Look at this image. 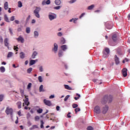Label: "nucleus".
<instances>
[{"mask_svg":"<svg viewBox=\"0 0 130 130\" xmlns=\"http://www.w3.org/2000/svg\"><path fill=\"white\" fill-rule=\"evenodd\" d=\"M39 12H40V8L36 7V10L34 11V13L37 17V18H40V16L39 15Z\"/></svg>","mask_w":130,"mask_h":130,"instance_id":"nucleus-1","label":"nucleus"},{"mask_svg":"<svg viewBox=\"0 0 130 130\" xmlns=\"http://www.w3.org/2000/svg\"><path fill=\"white\" fill-rule=\"evenodd\" d=\"M6 113L8 115L10 114L11 115V117H13V109L7 108Z\"/></svg>","mask_w":130,"mask_h":130,"instance_id":"nucleus-2","label":"nucleus"},{"mask_svg":"<svg viewBox=\"0 0 130 130\" xmlns=\"http://www.w3.org/2000/svg\"><path fill=\"white\" fill-rule=\"evenodd\" d=\"M94 112L96 114H100L101 113V110H100V107L99 106H96L94 108Z\"/></svg>","mask_w":130,"mask_h":130,"instance_id":"nucleus-3","label":"nucleus"},{"mask_svg":"<svg viewBox=\"0 0 130 130\" xmlns=\"http://www.w3.org/2000/svg\"><path fill=\"white\" fill-rule=\"evenodd\" d=\"M108 109H109L108 106L105 105L103 107L102 113H103V114H106V113H107V111H108Z\"/></svg>","mask_w":130,"mask_h":130,"instance_id":"nucleus-4","label":"nucleus"},{"mask_svg":"<svg viewBox=\"0 0 130 130\" xmlns=\"http://www.w3.org/2000/svg\"><path fill=\"white\" fill-rule=\"evenodd\" d=\"M25 99L23 100L24 104H25V105H26L27 106H29V105H30V102H29V99L27 98L28 97V96L25 95Z\"/></svg>","mask_w":130,"mask_h":130,"instance_id":"nucleus-5","label":"nucleus"},{"mask_svg":"<svg viewBox=\"0 0 130 130\" xmlns=\"http://www.w3.org/2000/svg\"><path fill=\"white\" fill-rule=\"evenodd\" d=\"M122 74L123 77H125L127 76V69L124 68L122 70Z\"/></svg>","mask_w":130,"mask_h":130,"instance_id":"nucleus-6","label":"nucleus"},{"mask_svg":"<svg viewBox=\"0 0 130 130\" xmlns=\"http://www.w3.org/2000/svg\"><path fill=\"white\" fill-rule=\"evenodd\" d=\"M106 27L107 29H108L109 30L112 29V25L109 23H107L106 24Z\"/></svg>","mask_w":130,"mask_h":130,"instance_id":"nucleus-7","label":"nucleus"},{"mask_svg":"<svg viewBox=\"0 0 130 130\" xmlns=\"http://www.w3.org/2000/svg\"><path fill=\"white\" fill-rule=\"evenodd\" d=\"M44 103L46 105L48 106H51V102L50 101H46V100H44Z\"/></svg>","mask_w":130,"mask_h":130,"instance_id":"nucleus-8","label":"nucleus"},{"mask_svg":"<svg viewBox=\"0 0 130 130\" xmlns=\"http://www.w3.org/2000/svg\"><path fill=\"white\" fill-rule=\"evenodd\" d=\"M115 61L116 64H119V58L117 57V55H116L115 56Z\"/></svg>","mask_w":130,"mask_h":130,"instance_id":"nucleus-9","label":"nucleus"},{"mask_svg":"<svg viewBox=\"0 0 130 130\" xmlns=\"http://www.w3.org/2000/svg\"><path fill=\"white\" fill-rule=\"evenodd\" d=\"M9 42V39H8L7 38L5 39V41H4L5 45V46H7L8 48L9 49V42Z\"/></svg>","mask_w":130,"mask_h":130,"instance_id":"nucleus-10","label":"nucleus"},{"mask_svg":"<svg viewBox=\"0 0 130 130\" xmlns=\"http://www.w3.org/2000/svg\"><path fill=\"white\" fill-rule=\"evenodd\" d=\"M17 40L18 41H20V42H21V43H24V39L23 38V37L20 36L17 39Z\"/></svg>","mask_w":130,"mask_h":130,"instance_id":"nucleus-11","label":"nucleus"},{"mask_svg":"<svg viewBox=\"0 0 130 130\" xmlns=\"http://www.w3.org/2000/svg\"><path fill=\"white\" fill-rule=\"evenodd\" d=\"M57 48H58V46L57 45V44L55 43L54 44V48H53V50L55 52L57 51Z\"/></svg>","mask_w":130,"mask_h":130,"instance_id":"nucleus-12","label":"nucleus"},{"mask_svg":"<svg viewBox=\"0 0 130 130\" xmlns=\"http://www.w3.org/2000/svg\"><path fill=\"white\" fill-rule=\"evenodd\" d=\"M20 58H25V53L24 52H21L20 53Z\"/></svg>","mask_w":130,"mask_h":130,"instance_id":"nucleus-13","label":"nucleus"},{"mask_svg":"<svg viewBox=\"0 0 130 130\" xmlns=\"http://www.w3.org/2000/svg\"><path fill=\"white\" fill-rule=\"evenodd\" d=\"M4 19L6 22H8V23H10V20H9V17H8V16L7 14H5L4 15Z\"/></svg>","mask_w":130,"mask_h":130,"instance_id":"nucleus-14","label":"nucleus"},{"mask_svg":"<svg viewBox=\"0 0 130 130\" xmlns=\"http://www.w3.org/2000/svg\"><path fill=\"white\" fill-rule=\"evenodd\" d=\"M112 39H113V41H116L117 40V36L115 34L113 35Z\"/></svg>","mask_w":130,"mask_h":130,"instance_id":"nucleus-15","label":"nucleus"},{"mask_svg":"<svg viewBox=\"0 0 130 130\" xmlns=\"http://www.w3.org/2000/svg\"><path fill=\"white\" fill-rule=\"evenodd\" d=\"M77 20H78L77 18H72V19H70L69 22H73L76 24L77 23Z\"/></svg>","mask_w":130,"mask_h":130,"instance_id":"nucleus-16","label":"nucleus"},{"mask_svg":"<svg viewBox=\"0 0 130 130\" xmlns=\"http://www.w3.org/2000/svg\"><path fill=\"white\" fill-rule=\"evenodd\" d=\"M60 0H55V4L56 5V6H59L60 5Z\"/></svg>","mask_w":130,"mask_h":130,"instance_id":"nucleus-17","label":"nucleus"},{"mask_svg":"<svg viewBox=\"0 0 130 130\" xmlns=\"http://www.w3.org/2000/svg\"><path fill=\"white\" fill-rule=\"evenodd\" d=\"M35 62H36V60H31L29 62V64L30 66H33V64H35Z\"/></svg>","mask_w":130,"mask_h":130,"instance_id":"nucleus-18","label":"nucleus"},{"mask_svg":"<svg viewBox=\"0 0 130 130\" xmlns=\"http://www.w3.org/2000/svg\"><path fill=\"white\" fill-rule=\"evenodd\" d=\"M39 91H40V92H44V89H43V85H41L40 86V88H39Z\"/></svg>","mask_w":130,"mask_h":130,"instance_id":"nucleus-19","label":"nucleus"},{"mask_svg":"<svg viewBox=\"0 0 130 130\" xmlns=\"http://www.w3.org/2000/svg\"><path fill=\"white\" fill-rule=\"evenodd\" d=\"M9 8V5H8V2H6L4 4V9L5 10H8Z\"/></svg>","mask_w":130,"mask_h":130,"instance_id":"nucleus-20","label":"nucleus"},{"mask_svg":"<svg viewBox=\"0 0 130 130\" xmlns=\"http://www.w3.org/2000/svg\"><path fill=\"white\" fill-rule=\"evenodd\" d=\"M36 55H37V52L34 51L31 56L32 58H35Z\"/></svg>","mask_w":130,"mask_h":130,"instance_id":"nucleus-21","label":"nucleus"},{"mask_svg":"<svg viewBox=\"0 0 130 130\" xmlns=\"http://www.w3.org/2000/svg\"><path fill=\"white\" fill-rule=\"evenodd\" d=\"M17 105L18 106V108L20 109L21 107H22V103L21 102H18L17 103Z\"/></svg>","mask_w":130,"mask_h":130,"instance_id":"nucleus-22","label":"nucleus"},{"mask_svg":"<svg viewBox=\"0 0 130 130\" xmlns=\"http://www.w3.org/2000/svg\"><path fill=\"white\" fill-rule=\"evenodd\" d=\"M105 51H106L107 54H109V52H110V51L109 50V48H105Z\"/></svg>","mask_w":130,"mask_h":130,"instance_id":"nucleus-23","label":"nucleus"},{"mask_svg":"<svg viewBox=\"0 0 130 130\" xmlns=\"http://www.w3.org/2000/svg\"><path fill=\"white\" fill-rule=\"evenodd\" d=\"M66 89L67 90H73V88L72 87H70L68 85H66Z\"/></svg>","mask_w":130,"mask_h":130,"instance_id":"nucleus-24","label":"nucleus"},{"mask_svg":"<svg viewBox=\"0 0 130 130\" xmlns=\"http://www.w3.org/2000/svg\"><path fill=\"white\" fill-rule=\"evenodd\" d=\"M0 71L2 72V73H4L5 71H6V69H5V67H1L0 68Z\"/></svg>","mask_w":130,"mask_h":130,"instance_id":"nucleus-25","label":"nucleus"},{"mask_svg":"<svg viewBox=\"0 0 130 130\" xmlns=\"http://www.w3.org/2000/svg\"><path fill=\"white\" fill-rule=\"evenodd\" d=\"M76 95L77 96H78V97H75L74 98L75 100H78V99H79L80 97H81V95L79 93H77Z\"/></svg>","mask_w":130,"mask_h":130,"instance_id":"nucleus-26","label":"nucleus"},{"mask_svg":"<svg viewBox=\"0 0 130 130\" xmlns=\"http://www.w3.org/2000/svg\"><path fill=\"white\" fill-rule=\"evenodd\" d=\"M41 128H44V126L43 125L44 124V122H43V120H41Z\"/></svg>","mask_w":130,"mask_h":130,"instance_id":"nucleus-27","label":"nucleus"},{"mask_svg":"<svg viewBox=\"0 0 130 130\" xmlns=\"http://www.w3.org/2000/svg\"><path fill=\"white\" fill-rule=\"evenodd\" d=\"M94 7H95L94 5H91L88 7V10H93V9H94Z\"/></svg>","mask_w":130,"mask_h":130,"instance_id":"nucleus-28","label":"nucleus"},{"mask_svg":"<svg viewBox=\"0 0 130 130\" xmlns=\"http://www.w3.org/2000/svg\"><path fill=\"white\" fill-rule=\"evenodd\" d=\"M64 42H66V40H64V38H62L61 39V44H64Z\"/></svg>","mask_w":130,"mask_h":130,"instance_id":"nucleus-29","label":"nucleus"},{"mask_svg":"<svg viewBox=\"0 0 130 130\" xmlns=\"http://www.w3.org/2000/svg\"><path fill=\"white\" fill-rule=\"evenodd\" d=\"M18 7L19 8H22V7H23V5L22 4V2H21L20 1H19L18 2Z\"/></svg>","mask_w":130,"mask_h":130,"instance_id":"nucleus-30","label":"nucleus"},{"mask_svg":"<svg viewBox=\"0 0 130 130\" xmlns=\"http://www.w3.org/2000/svg\"><path fill=\"white\" fill-rule=\"evenodd\" d=\"M49 18L50 19V20H53V19H54V16L52 15H49Z\"/></svg>","mask_w":130,"mask_h":130,"instance_id":"nucleus-31","label":"nucleus"},{"mask_svg":"<svg viewBox=\"0 0 130 130\" xmlns=\"http://www.w3.org/2000/svg\"><path fill=\"white\" fill-rule=\"evenodd\" d=\"M43 111V110L42 109L40 108L37 110L38 113H42V112Z\"/></svg>","mask_w":130,"mask_h":130,"instance_id":"nucleus-32","label":"nucleus"},{"mask_svg":"<svg viewBox=\"0 0 130 130\" xmlns=\"http://www.w3.org/2000/svg\"><path fill=\"white\" fill-rule=\"evenodd\" d=\"M78 104H73L72 105L73 108H77L78 107Z\"/></svg>","mask_w":130,"mask_h":130,"instance_id":"nucleus-33","label":"nucleus"},{"mask_svg":"<svg viewBox=\"0 0 130 130\" xmlns=\"http://www.w3.org/2000/svg\"><path fill=\"white\" fill-rule=\"evenodd\" d=\"M81 111V109H80V108H76L75 109V111L76 113H77V112H79V111Z\"/></svg>","mask_w":130,"mask_h":130,"instance_id":"nucleus-34","label":"nucleus"},{"mask_svg":"<svg viewBox=\"0 0 130 130\" xmlns=\"http://www.w3.org/2000/svg\"><path fill=\"white\" fill-rule=\"evenodd\" d=\"M13 55V53L12 52H10L8 53L7 55V57H11Z\"/></svg>","mask_w":130,"mask_h":130,"instance_id":"nucleus-35","label":"nucleus"},{"mask_svg":"<svg viewBox=\"0 0 130 130\" xmlns=\"http://www.w3.org/2000/svg\"><path fill=\"white\" fill-rule=\"evenodd\" d=\"M31 86H32V83H29L28 84V85H27V89H28V90H29V89L31 88Z\"/></svg>","mask_w":130,"mask_h":130,"instance_id":"nucleus-36","label":"nucleus"},{"mask_svg":"<svg viewBox=\"0 0 130 130\" xmlns=\"http://www.w3.org/2000/svg\"><path fill=\"white\" fill-rule=\"evenodd\" d=\"M87 130H94V128L92 126H89L87 127Z\"/></svg>","mask_w":130,"mask_h":130,"instance_id":"nucleus-37","label":"nucleus"},{"mask_svg":"<svg viewBox=\"0 0 130 130\" xmlns=\"http://www.w3.org/2000/svg\"><path fill=\"white\" fill-rule=\"evenodd\" d=\"M38 80L40 83H42V77L41 76H39L38 77Z\"/></svg>","mask_w":130,"mask_h":130,"instance_id":"nucleus-38","label":"nucleus"},{"mask_svg":"<svg viewBox=\"0 0 130 130\" xmlns=\"http://www.w3.org/2000/svg\"><path fill=\"white\" fill-rule=\"evenodd\" d=\"M105 100V101L104 102V103H106V102H107V99H108V96L107 95H106L105 96V98H104Z\"/></svg>","mask_w":130,"mask_h":130,"instance_id":"nucleus-39","label":"nucleus"},{"mask_svg":"<svg viewBox=\"0 0 130 130\" xmlns=\"http://www.w3.org/2000/svg\"><path fill=\"white\" fill-rule=\"evenodd\" d=\"M26 33H27V34L30 33V28H29V27H27V28H26Z\"/></svg>","mask_w":130,"mask_h":130,"instance_id":"nucleus-40","label":"nucleus"},{"mask_svg":"<svg viewBox=\"0 0 130 130\" xmlns=\"http://www.w3.org/2000/svg\"><path fill=\"white\" fill-rule=\"evenodd\" d=\"M31 72H32V68H30L27 70V73L28 74H30V73H31Z\"/></svg>","mask_w":130,"mask_h":130,"instance_id":"nucleus-41","label":"nucleus"},{"mask_svg":"<svg viewBox=\"0 0 130 130\" xmlns=\"http://www.w3.org/2000/svg\"><path fill=\"white\" fill-rule=\"evenodd\" d=\"M3 99H4V95L1 94L0 95V101H3Z\"/></svg>","mask_w":130,"mask_h":130,"instance_id":"nucleus-42","label":"nucleus"},{"mask_svg":"<svg viewBox=\"0 0 130 130\" xmlns=\"http://www.w3.org/2000/svg\"><path fill=\"white\" fill-rule=\"evenodd\" d=\"M62 53H63V52L62 51H60L59 52V53H58V55L60 57V56H61V55H62Z\"/></svg>","mask_w":130,"mask_h":130,"instance_id":"nucleus-43","label":"nucleus"},{"mask_svg":"<svg viewBox=\"0 0 130 130\" xmlns=\"http://www.w3.org/2000/svg\"><path fill=\"white\" fill-rule=\"evenodd\" d=\"M61 48L62 49V50H66V45L61 46Z\"/></svg>","mask_w":130,"mask_h":130,"instance_id":"nucleus-44","label":"nucleus"},{"mask_svg":"<svg viewBox=\"0 0 130 130\" xmlns=\"http://www.w3.org/2000/svg\"><path fill=\"white\" fill-rule=\"evenodd\" d=\"M54 10H59L60 9V6H57L54 7Z\"/></svg>","mask_w":130,"mask_h":130,"instance_id":"nucleus-45","label":"nucleus"},{"mask_svg":"<svg viewBox=\"0 0 130 130\" xmlns=\"http://www.w3.org/2000/svg\"><path fill=\"white\" fill-rule=\"evenodd\" d=\"M85 16V13H82L81 15L79 16V19H81L82 18V17H84Z\"/></svg>","mask_w":130,"mask_h":130,"instance_id":"nucleus-46","label":"nucleus"},{"mask_svg":"<svg viewBox=\"0 0 130 130\" xmlns=\"http://www.w3.org/2000/svg\"><path fill=\"white\" fill-rule=\"evenodd\" d=\"M30 18H31V16L29 15L26 19V23H28V21H29V20H30Z\"/></svg>","mask_w":130,"mask_h":130,"instance_id":"nucleus-47","label":"nucleus"},{"mask_svg":"<svg viewBox=\"0 0 130 130\" xmlns=\"http://www.w3.org/2000/svg\"><path fill=\"white\" fill-rule=\"evenodd\" d=\"M34 35H35V36H38L39 35V34H38V32L35 31L34 32Z\"/></svg>","mask_w":130,"mask_h":130,"instance_id":"nucleus-48","label":"nucleus"},{"mask_svg":"<svg viewBox=\"0 0 130 130\" xmlns=\"http://www.w3.org/2000/svg\"><path fill=\"white\" fill-rule=\"evenodd\" d=\"M40 119V118L39 117V116H36L35 118V120H38Z\"/></svg>","mask_w":130,"mask_h":130,"instance_id":"nucleus-49","label":"nucleus"},{"mask_svg":"<svg viewBox=\"0 0 130 130\" xmlns=\"http://www.w3.org/2000/svg\"><path fill=\"white\" fill-rule=\"evenodd\" d=\"M67 117H68V118H71V117H72V116H71V113H68V114H67Z\"/></svg>","mask_w":130,"mask_h":130,"instance_id":"nucleus-50","label":"nucleus"},{"mask_svg":"<svg viewBox=\"0 0 130 130\" xmlns=\"http://www.w3.org/2000/svg\"><path fill=\"white\" fill-rule=\"evenodd\" d=\"M46 5H50V0H47V1L46 2Z\"/></svg>","mask_w":130,"mask_h":130,"instance_id":"nucleus-51","label":"nucleus"},{"mask_svg":"<svg viewBox=\"0 0 130 130\" xmlns=\"http://www.w3.org/2000/svg\"><path fill=\"white\" fill-rule=\"evenodd\" d=\"M77 0H71L69 2L70 4H74Z\"/></svg>","mask_w":130,"mask_h":130,"instance_id":"nucleus-52","label":"nucleus"},{"mask_svg":"<svg viewBox=\"0 0 130 130\" xmlns=\"http://www.w3.org/2000/svg\"><path fill=\"white\" fill-rule=\"evenodd\" d=\"M15 20V16H12L10 18V21H14Z\"/></svg>","mask_w":130,"mask_h":130,"instance_id":"nucleus-53","label":"nucleus"},{"mask_svg":"<svg viewBox=\"0 0 130 130\" xmlns=\"http://www.w3.org/2000/svg\"><path fill=\"white\" fill-rule=\"evenodd\" d=\"M32 128H38V126H37L36 125H34L32 126Z\"/></svg>","mask_w":130,"mask_h":130,"instance_id":"nucleus-54","label":"nucleus"},{"mask_svg":"<svg viewBox=\"0 0 130 130\" xmlns=\"http://www.w3.org/2000/svg\"><path fill=\"white\" fill-rule=\"evenodd\" d=\"M10 33L11 35H13V31L12 30L11 28L9 29Z\"/></svg>","mask_w":130,"mask_h":130,"instance_id":"nucleus-55","label":"nucleus"},{"mask_svg":"<svg viewBox=\"0 0 130 130\" xmlns=\"http://www.w3.org/2000/svg\"><path fill=\"white\" fill-rule=\"evenodd\" d=\"M40 72H43V68L42 66L40 67Z\"/></svg>","mask_w":130,"mask_h":130,"instance_id":"nucleus-56","label":"nucleus"},{"mask_svg":"<svg viewBox=\"0 0 130 130\" xmlns=\"http://www.w3.org/2000/svg\"><path fill=\"white\" fill-rule=\"evenodd\" d=\"M68 98H70V95H68L66 96V101H67V100H68Z\"/></svg>","mask_w":130,"mask_h":130,"instance_id":"nucleus-57","label":"nucleus"},{"mask_svg":"<svg viewBox=\"0 0 130 130\" xmlns=\"http://www.w3.org/2000/svg\"><path fill=\"white\" fill-rule=\"evenodd\" d=\"M19 49V48H18V47L16 48V46H14V50H16V51H18L17 49Z\"/></svg>","mask_w":130,"mask_h":130,"instance_id":"nucleus-58","label":"nucleus"},{"mask_svg":"<svg viewBox=\"0 0 130 130\" xmlns=\"http://www.w3.org/2000/svg\"><path fill=\"white\" fill-rule=\"evenodd\" d=\"M17 31H18V32H21V31H22V28H18V29H17Z\"/></svg>","mask_w":130,"mask_h":130,"instance_id":"nucleus-59","label":"nucleus"},{"mask_svg":"<svg viewBox=\"0 0 130 130\" xmlns=\"http://www.w3.org/2000/svg\"><path fill=\"white\" fill-rule=\"evenodd\" d=\"M54 97V95H51L49 96L50 99H52Z\"/></svg>","mask_w":130,"mask_h":130,"instance_id":"nucleus-60","label":"nucleus"},{"mask_svg":"<svg viewBox=\"0 0 130 130\" xmlns=\"http://www.w3.org/2000/svg\"><path fill=\"white\" fill-rule=\"evenodd\" d=\"M62 36V34H61V32L58 33V36L61 37Z\"/></svg>","mask_w":130,"mask_h":130,"instance_id":"nucleus-61","label":"nucleus"},{"mask_svg":"<svg viewBox=\"0 0 130 130\" xmlns=\"http://www.w3.org/2000/svg\"><path fill=\"white\" fill-rule=\"evenodd\" d=\"M59 108H60L59 106H58L56 107V110H57V111H58V110H59Z\"/></svg>","mask_w":130,"mask_h":130,"instance_id":"nucleus-62","label":"nucleus"},{"mask_svg":"<svg viewBox=\"0 0 130 130\" xmlns=\"http://www.w3.org/2000/svg\"><path fill=\"white\" fill-rule=\"evenodd\" d=\"M42 5H46V2L43 1V2H42Z\"/></svg>","mask_w":130,"mask_h":130,"instance_id":"nucleus-63","label":"nucleus"},{"mask_svg":"<svg viewBox=\"0 0 130 130\" xmlns=\"http://www.w3.org/2000/svg\"><path fill=\"white\" fill-rule=\"evenodd\" d=\"M15 22L16 24H19V21L18 20H15Z\"/></svg>","mask_w":130,"mask_h":130,"instance_id":"nucleus-64","label":"nucleus"}]
</instances>
